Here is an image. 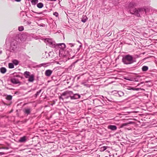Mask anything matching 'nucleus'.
I'll list each match as a JSON object with an SVG mask.
<instances>
[{
    "label": "nucleus",
    "instance_id": "7c9ffc66",
    "mask_svg": "<svg viewBox=\"0 0 157 157\" xmlns=\"http://www.w3.org/2000/svg\"><path fill=\"white\" fill-rule=\"evenodd\" d=\"M13 75H14V76L15 77V76H16V77H19V75H17L16 74H15V73H14L13 74Z\"/></svg>",
    "mask_w": 157,
    "mask_h": 157
},
{
    "label": "nucleus",
    "instance_id": "f257e3e1",
    "mask_svg": "<svg viewBox=\"0 0 157 157\" xmlns=\"http://www.w3.org/2000/svg\"><path fill=\"white\" fill-rule=\"evenodd\" d=\"M137 4L134 2H131L129 5V7L130 8H132L133 7L136 6ZM145 11V9L144 8H140L137 9L135 8L133 10L131 9L130 10V13L132 14L137 16L138 17L140 16V14L144 13Z\"/></svg>",
    "mask_w": 157,
    "mask_h": 157
},
{
    "label": "nucleus",
    "instance_id": "ddd939ff",
    "mask_svg": "<svg viewBox=\"0 0 157 157\" xmlns=\"http://www.w3.org/2000/svg\"><path fill=\"white\" fill-rule=\"evenodd\" d=\"M30 74L29 72L26 71L24 72L23 75L25 78H27L30 76Z\"/></svg>",
    "mask_w": 157,
    "mask_h": 157
},
{
    "label": "nucleus",
    "instance_id": "a878e982",
    "mask_svg": "<svg viewBox=\"0 0 157 157\" xmlns=\"http://www.w3.org/2000/svg\"><path fill=\"white\" fill-rule=\"evenodd\" d=\"M42 90H40L39 91L37 92L35 94V97H36L41 92Z\"/></svg>",
    "mask_w": 157,
    "mask_h": 157
},
{
    "label": "nucleus",
    "instance_id": "1a4fd4ad",
    "mask_svg": "<svg viewBox=\"0 0 157 157\" xmlns=\"http://www.w3.org/2000/svg\"><path fill=\"white\" fill-rule=\"evenodd\" d=\"M57 46H58V47L60 48L62 50L66 48L65 45L64 43L57 44Z\"/></svg>",
    "mask_w": 157,
    "mask_h": 157
},
{
    "label": "nucleus",
    "instance_id": "aec40b11",
    "mask_svg": "<svg viewBox=\"0 0 157 157\" xmlns=\"http://www.w3.org/2000/svg\"><path fill=\"white\" fill-rule=\"evenodd\" d=\"M148 69V67L145 66H143L142 67V70L143 71H146Z\"/></svg>",
    "mask_w": 157,
    "mask_h": 157
},
{
    "label": "nucleus",
    "instance_id": "2eb2a0df",
    "mask_svg": "<svg viewBox=\"0 0 157 157\" xmlns=\"http://www.w3.org/2000/svg\"><path fill=\"white\" fill-rule=\"evenodd\" d=\"M132 123V122H129L127 123H125L122 124L120 126V128H122L124 126H127L128 124H131Z\"/></svg>",
    "mask_w": 157,
    "mask_h": 157
},
{
    "label": "nucleus",
    "instance_id": "c9c22d12",
    "mask_svg": "<svg viewBox=\"0 0 157 157\" xmlns=\"http://www.w3.org/2000/svg\"><path fill=\"white\" fill-rule=\"evenodd\" d=\"M79 47H82V45H80Z\"/></svg>",
    "mask_w": 157,
    "mask_h": 157
},
{
    "label": "nucleus",
    "instance_id": "7ed1b4c3",
    "mask_svg": "<svg viewBox=\"0 0 157 157\" xmlns=\"http://www.w3.org/2000/svg\"><path fill=\"white\" fill-rule=\"evenodd\" d=\"M45 42H46V44L51 47L55 48L57 46L55 41H53L52 39H46Z\"/></svg>",
    "mask_w": 157,
    "mask_h": 157
},
{
    "label": "nucleus",
    "instance_id": "39448f33",
    "mask_svg": "<svg viewBox=\"0 0 157 157\" xmlns=\"http://www.w3.org/2000/svg\"><path fill=\"white\" fill-rule=\"evenodd\" d=\"M32 109L30 107H27L25 108L23 110V112L24 113L28 115L30 114L31 111Z\"/></svg>",
    "mask_w": 157,
    "mask_h": 157
},
{
    "label": "nucleus",
    "instance_id": "c756f323",
    "mask_svg": "<svg viewBox=\"0 0 157 157\" xmlns=\"http://www.w3.org/2000/svg\"><path fill=\"white\" fill-rule=\"evenodd\" d=\"M68 44L69 45H70V46L71 47H73L74 45V44H73L69 43Z\"/></svg>",
    "mask_w": 157,
    "mask_h": 157
},
{
    "label": "nucleus",
    "instance_id": "72a5a7b5",
    "mask_svg": "<svg viewBox=\"0 0 157 157\" xmlns=\"http://www.w3.org/2000/svg\"><path fill=\"white\" fill-rule=\"evenodd\" d=\"M15 1H16V2H20L21 0H15Z\"/></svg>",
    "mask_w": 157,
    "mask_h": 157
},
{
    "label": "nucleus",
    "instance_id": "412c9836",
    "mask_svg": "<svg viewBox=\"0 0 157 157\" xmlns=\"http://www.w3.org/2000/svg\"><path fill=\"white\" fill-rule=\"evenodd\" d=\"M140 89H140V88H134L132 87H130L128 89L130 90H134L138 91L139 90H140Z\"/></svg>",
    "mask_w": 157,
    "mask_h": 157
},
{
    "label": "nucleus",
    "instance_id": "e433bc0d",
    "mask_svg": "<svg viewBox=\"0 0 157 157\" xmlns=\"http://www.w3.org/2000/svg\"><path fill=\"white\" fill-rule=\"evenodd\" d=\"M41 26H43L42 25H41Z\"/></svg>",
    "mask_w": 157,
    "mask_h": 157
},
{
    "label": "nucleus",
    "instance_id": "473e14b6",
    "mask_svg": "<svg viewBox=\"0 0 157 157\" xmlns=\"http://www.w3.org/2000/svg\"><path fill=\"white\" fill-rule=\"evenodd\" d=\"M69 97H70V96H67V97L65 98H66V99H68V98Z\"/></svg>",
    "mask_w": 157,
    "mask_h": 157
},
{
    "label": "nucleus",
    "instance_id": "20e7f679",
    "mask_svg": "<svg viewBox=\"0 0 157 157\" xmlns=\"http://www.w3.org/2000/svg\"><path fill=\"white\" fill-rule=\"evenodd\" d=\"M17 48V42L16 41L14 40L12 41L10 44V49L13 51H14Z\"/></svg>",
    "mask_w": 157,
    "mask_h": 157
},
{
    "label": "nucleus",
    "instance_id": "6e6552de",
    "mask_svg": "<svg viewBox=\"0 0 157 157\" xmlns=\"http://www.w3.org/2000/svg\"><path fill=\"white\" fill-rule=\"evenodd\" d=\"M10 81L13 83L17 84L18 83H20V82L19 80L15 78H12L10 79Z\"/></svg>",
    "mask_w": 157,
    "mask_h": 157
},
{
    "label": "nucleus",
    "instance_id": "4be33fe9",
    "mask_svg": "<svg viewBox=\"0 0 157 157\" xmlns=\"http://www.w3.org/2000/svg\"><path fill=\"white\" fill-rule=\"evenodd\" d=\"M9 67L10 68H13L14 67V64L13 63H10L8 65Z\"/></svg>",
    "mask_w": 157,
    "mask_h": 157
},
{
    "label": "nucleus",
    "instance_id": "bb28decb",
    "mask_svg": "<svg viewBox=\"0 0 157 157\" xmlns=\"http://www.w3.org/2000/svg\"><path fill=\"white\" fill-rule=\"evenodd\" d=\"M24 30V27L22 26H21L18 27V30L20 31H22Z\"/></svg>",
    "mask_w": 157,
    "mask_h": 157
},
{
    "label": "nucleus",
    "instance_id": "2f4dec72",
    "mask_svg": "<svg viewBox=\"0 0 157 157\" xmlns=\"http://www.w3.org/2000/svg\"><path fill=\"white\" fill-rule=\"evenodd\" d=\"M62 96H61H61L59 97V99H62L63 100V98L62 97Z\"/></svg>",
    "mask_w": 157,
    "mask_h": 157
},
{
    "label": "nucleus",
    "instance_id": "f8f14e48",
    "mask_svg": "<svg viewBox=\"0 0 157 157\" xmlns=\"http://www.w3.org/2000/svg\"><path fill=\"white\" fill-rule=\"evenodd\" d=\"M108 129H110L114 131L115 130L117 129V127L115 125H109L108 127Z\"/></svg>",
    "mask_w": 157,
    "mask_h": 157
},
{
    "label": "nucleus",
    "instance_id": "b1692460",
    "mask_svg": "<svg viewBox=\"0 0 157 157\" xmlns=\"http://www.w3.org/2000/svg\"><path fill=\"white\" fill-rule=\"evenodd\" d=\"M13 64H14L15 65H17L18 64V61L17 60H16V59L14 60L13 61Z\"/></svg>",
    "mask_w": 157,
    "mask_h": 157
},
{
    "label": "nucleus",
    "instance_id": "cd10ccee",
    "mask_svg": "<svg viewBox=\"0 0 157 157\" xmlns=\"http://www.w3.org/2000/svg\"><path fill=\"white\" fill-rule=\"evenodd\" d=\"M82 84L84 86H86L87 87H90L89 85V84H86L85 82H83L82 83Z\"/></svg>",
    "mask_w": 157,
    "mask_h": 157
},
{
    "label": "nucleus",
    "instance_id": "9b49d317",
    "mask_svg": "<svg viewBox=\"0 0 157 157\" xmlns=\"http://www.w3.org/2000/svg\"><path fill=\"white\" fill-rule=\"evenodd\" d=\"M27 140V138L25 136H24L20 138L19 140V142L20 143H25Z\"/></svg>",
    "mask_w": 157,
    "mask_h": 157
},
{
    "label": "nucleus",
    "instance_id": "f704fd0d",
    "mask_svg": "<svg viewBox=\"0 0 157 157\" xmlns=\"http://www.w3.org/2000/svg\"><path fill=\"white\" fill-rule=\"evenodd\" d=\"M44 64H44V63H42V66H44V65H44Z\"/></svg>",
    "mask_w": 157,
    "mask_h": 157
},
{
    "label": "nucleus",
    "instance_id": "0eeeda50",
    "mask_svg": "<svg viewBox=\"0 0 157 157\" xmlns=\"http://www.w3.org/2000/svg\"><path fill=\"white\" fill-rule=\"evenodd\" d=\"M72 94H73V92L72 91H66L63 93L61 94V96H65L67 95L70 96Z\"/></svg>",
    "mask_w": 157,
    "mask_h": 157
},
{
    "label": "nucleus",
    "instance_id": "dca6fc26",
    "mask_svg": "<svg viewBox=\"0 0 157 157\" xmlns=\"http://www.w3.org/2000/svg\"><path fill=\"white\" fill-rule=\"evenodd\" d=\"M0 71L2 73L4 74L6 72V70L5 67H2L0 68Z\"/></svg>",
    "mask_w": 157,
    "mask_h": 157
},
{
    "label": "nucleus",
    "instance_id": "4468645a",
    "mask_svg": "<svg viewBox=\"0 0 157 157\" xmlns=\"http://www.w3.org/2000/svg\"><path fill=\"white\" fill-rule=\"evenodd\" d=\"M34 76L33 74H32L29 77L28 81L29 82H33L34 80Z\"/></svg>",
    "mask_w": 157,
    "mask_h": 157
},
{
    "label": "nucleus",
    "instance_id": "f03ea898",
    "mask_svg": "<svg viewBox=\"0 0 157 157\" xmlns=\"http://www.w3.org/2000/svg\"><path fill=\"white\" fill-rule=\"evenodd\" d=\"M122 61L124 64L126 65L132 64L134 62L132 56L129 55L123 56Z\"/></svg>",
    "mask_w": 157,
    "mask_h": 157
},
{
    "label": "nucleus",
    "instance_id": "a211bd4d",
    "mask_svg": "<svg viewBox=\"0 0 157 157\" xmlns=\"http://www.w3.org/2000/svg\"><path fill=\"white\" fill-rule=\"evenodd\" d=\"M117 94L120 97L123 96L124 94V92L121 91H118L117 92Z\"/></svg>",
    "mask_w": 157,
    "mask_h": 157
},
{
    "label": "nucleus",
    "instance_id": "393cba45",
    "mask_svg": "<svg viewBox=\"0 0 157 157\" xmlns=\"http://www.w3.org/2000/svg\"><path fill=\"white\" fill-rule=\"evenodd\" d=\"M6 98L9 100H11L12 99V96L10 95H8L7 96Z\"/></svg>",
    "mask_w": 157,
    "mask_h": 157
},
{
    "label": "nucleus",
    "instance_id": "423d86ee",
    "mask_svg": "<svg viewBox=\"0 0 157 157\" xmlns=\"http://www.w3.org/2000/svg\"><path fill=\"white\" fill-rule=\"evenodd\" d=\"M70 97L71 100L77 99L80 98V96L79 94H74L73 96L70 95Z\"/></svg>",
    "mask_w": 157,
    "mask_h": 157
},
{
    "label": "nucleus",
    "instance_id": "6ab92c4d",
    "mask_svg": "<svg viewBox=\"0 0 157 157\" xmlns=\"http://www.w3.org/2000/svg\"><path fill=\"white\" fill-rule=\"evenodd\" d=\"M43 4L41 2L39 3H38L37 5V7H38L39 8H42L43 7Z\"/></svg>",
    "mask_w": 157,
    "mask_h": 157
},
{
    "label": "nucleus",
    "instance_id": "c85d7f7f",
    "mask_svg": "<svg viewBox=\"0 0 157 157\" xmlns=\"http://www.w3.org/2000/svg\"><path fill=\"white\" fill-rule=\"evenodd\" d=\"M56 17H57L58 15V13L57 12H55L53 14Z\"/></svg>",
    "mask_w": 157,
    "mask_h": 157
},
{
    "label": "nucleus",
    "instance_id": "5701e85b",
    "mask_svg": "<svg viewBox=\"0 0 157 157\" xmlns=\"http://www.w3.org/2000/svg\"><path fill=\"white\" fill-rule=\"evenodd\" d=\"M88 18H87V17H83L82 20H81V21L82 22H84V23H85V22L87 20Z\"/></svg>",
    "mask_w": 157,
    "mask_h": 157
},
{
    "label": "nucleus",
    "instance_id": "9d476101",
    "mask_svg": "<svg viewBox=\"0 0 157 157\" xmlns=\"http://www.w3.org/2000/svg\"><path fill=\"white\" fill-rule=\"evenodd\" d=\"M52 72V71L50 70H47L45 71V74L47 76H50Z\"/></svg>",
    "mask_w": 157,
    "mask_h": 157
},
{
    "label": "nucleus",
    "instance_id": "f3484780",
    "mask_svg": "<svg viewBox=\"0 0 157 157\" xmlns=\"http://www.w3.org/2000/svg\"><path fill=\"white\" fill-rule=\"evenodd\" d=\"M38 2V0H32L31 2L32 4L33 5H35Z\"/></svg>",
    "mask_w": 157,
    "mask_h": 157
}]
</instances>
